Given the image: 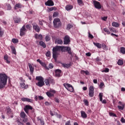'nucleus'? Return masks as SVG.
<instances>
[{
    "mask_svg": "<svg viewBox=\"0 0 125 125\" xmlns=\"http://www.w3.org/2000/svg\"><path fill=\"white\" fill-rule=\"evenodd\" d=\"M99 96V98H100V101L101 102H102V103H103L104 104H106V100H103V93H100Z\"/></svg>",
    "mask_w": 125,
    "mask_h": 125,
    "instance_id": "13",
    "label": "nucleus"
},
{
    "mask_svg": "<svg viewBox=\"0 0 125 125\" xmlns=\"http://www.w3.org/2000/svg\"><path fill=\"white\" fill-rule=\"evenodd\" d=\"M78 3L79 5H82L83 3V0H77Z\"/></svg>",
    "mask_w": 125,
    "mask_h": 125,
    "instance_id": "42",
    "label": "nucleus"
},
{
    "mask_svg": "<svg viewBox=\"0 0 125 125\" xmlns=\"http://www.w3.org/2000/svg\"><path fill=\"white\" fill-rule=\"evenodd\" d=\"M93 44H94V45L97 46V47H98V48H101V46H102L101 44L99 43H96V42H93Z\"/></svg>",
    "mask_w": 125,
    "mask_h": 125,
    "instance_id": "28",
    "label": "nucleus"
},
{
    "mask_svg": "<svg viewBox=\"0 0 125 125\" xmlns=\"http://www.w3.org/2000/svg\"><path fill=\"white\" fill-rule=\"evenodd\" d=\"M121 123H122L123 124H125V118H124V117H122V118H121Z\"/></svg>",
    "mask_w": 125,
    "mask_h": 125,
    "instance_id": "49",
    "label": "nucleus"
},
{
    "mask_svg": "<svg viewBox=\"0 0 125 125\" xmlns=\"http://www.w3.org/2000/svg\"><path fill=\"white\" fill-rule=\"evenodd\" d=\"M33 29L36 31V32H40V27L38 26V25H33Z\"/></svg>",
    "mask_w": 125,
    "mask_h": 125,
    "instance_id": "19",
    "label": "nucleus"
},
{
    "mask_svg": "<svg viewBox=\"0 0 125 125\" xmlns=\"http://www.w3.org/2000/svg\"><path fill=\"white\" fill-rule=\"evenodd\" d=\"M83 90H87V87L86 86H84L83 87Z\"/></svg>",
    "mask_w": 125,
    "mask_h": 125,
    "instance_id": "62",
    "label": "nucleus"
},
{
    "mask_svg": "<svg viewBox=\"0 0 125 125\" xmlns=\"http://www.w3.org/2000/svg\"><path fill=\"white\" fill-rule=\"evenodd\" d=\"M28 67L29 68V70L30 71V72L33 74L34 73V70L35 69L34 68V67H33V65L30 63H28Z\"/></svg>",
    "mask_w": 125,
    "mask_h": 125,
    "instance_id": "18",
    "label": "nucleus"
},
{
    "mask_svg": "<svg viewBox=\"0 0 125 125\" xmlns=\"http://www.w3.org/2000/svg\"><path fill=\"white\" fill-rule=\"evenodd\" d=\"M35 39H37V40H38V39L39 40H42V35H38V34H35Z\"/></svg>",
    "mask_w": 125,
    "mask_h": 125,
    "instance_id": "21",
    "label": "nucleus"
},
{
    "mask_svg": "<svg viewBox=\"0 0 125 125\" xmlns=\"http://www.w3.org/2000/svg\"><path fill=\"white\" fill-rule=\"evenodd\" d=\"M3 35V31H1V28L0 27V37Z\"/></svg>",
    "mask_w": 125,
    "mask_h": 125,
    "instance_id": "46",
    "label": "nucleus"
},
{
    "mask_svg": "<svg viewBox=\"0 0 125 125\" xmlns=\"http://www.w3.org/2000/svg\"><path fill=\"white\" fill-rule=\"evenodd\" d=\"M94 83H97V80L96 79H94L93 81Z\"/></svg>",
    "mask_w": 125,
    "mask_h": 125,
    "instance_id": "63",
    "label": "nucleus"
},
{
    "mask_svg": "<svg viewBox=\"0 0 125 125\" xmlns=\"http://www.w3.org/2000/svg\"><path fill=\"white\" fill-rule=\"evenodd\" d=\"M12 42L13 43H18L19 41L17 39H12Z\"/></svg>",
    "mask_w": 125,
    "mask_h": 125,
    "instance_id": "32",
    "label": "nucleus"
},
{
    "mask_svg": "<svg viewBox=\"0 0 125 125\" xmlns=\"http://www.w3.org/2000/svg\"><path fill=\"white\" fill-rule=\"evenodd\" d=\"M20 19H18L16 20V19H14L15 23H19L20 22Z\"/></svg>",
    "mask_w": 125,
    "mask_h": 125,
    "instance_id": "45",
    "label": "nucleus"
},
{
    "mask_svg": "<svg viewBox=\"0 0 125 125\" xmlns=\"http://www.w3.org/2000/svg\"><path fill=\"white\" fill-rule=\"evenodd\" d=\"M93 3L96 8H97L98 9H100V8H101V5L99 2L94 0Z\"/></svg>",
    "mask_w": 125,
    "mask_h": 125,
    "instance_id": "10",
    "label": "nucleus"
},
{
    "mask_svg": "<svg viewBox=\"0 0 125 125\" xmlns=\"http://www.w3.org/2000/svg\"><path fill=\"white\" fill-rule=\"evenodd\" d=\"M46 56L47 57H49V58H50L51 54L50 51H48L46 53Z\"/></svg>",
    "mask_w": 125,
    "mask_h": 125,
    "instance_id": "41",
    "label": "nucleus"
},
{
    "mask_svg": "<svg viewBox=\"0 0 125 125\" xmlns=\"http://www.w3.org/2000/svg\"><path fill=\"white\" fill-rule=\"evenodd\" d=\"M37 62H39L40 63V64H41V63L42 62V61H41V60H40V59H38L37 60Z\"/></svg>",
    "mask_w": 125,
    "mask_h": 125,
    "instance_id": "64",
    "label": "nucleus"
},
{
    "mask_svg": "<svg viewBox=\"0 0 125 125\" xmlns=\"http://www.w3.org/2000/svg\"><path fill=\"white\" fill-rule=\"evenodd\" d=\"M49 91L50 92V93L52 94H55V93H56V91L55 90H53L52 89H50Z\"/></svg>",
    "mask_w": 125,
    "mask_h": 125,
    "instance_id": "40",
    "label": "nucleus"
},
{
    "mask_svg": "<svg viewBox=\"0 0 125 125\" xmlns=\"http://www.w3.org/2000/svg\"><path fill=\"white\" fill-rule=\"evenodd\" d=\"M104 86V83H101L99 85L100 88H102Z\"/></svg>",
    "mask_w": 125,
    "mask_h": 125,
    "instance_id": "52",
    "label": "nucleus"
},
{
    "mask_svg": "<svg viewBox=\"0 0 125 125\" xmlns=\"http://www.w3.org/2000/svg\"><path fill=\"white\" fill-rule=\"evenodd\" d=\"M20 88H21L22 89H27V88H28V87H29V85H25V83H21L20 84Z\"/></svg>",
    "mask_w": 125,
    "mask_h": 125,
    "instance_id": "14",
    "label": "nucleus"
},
{
    "mask_svg": "<svg viewBox=\"0 0 125 125\" xmlns=\"http://www.w3.org/2000/svg\"><path fill=\"white\" fill-rule=\"evenodd\" d=\"M21 4L18 3L16 4L15 8L16 9L17 8H21Z\"/></svg>",
    "mask_w": 125,
    "mask_h": 125,
    "instance_id": "38",
    "label": "nucleus"
},
{
    "mask_svg": "<svg viewBox=\"0 0 125 125\" xmlns=\"http://www.w3.org/2000/svg\"><path fill=\"white\" fill-rule=\"evenodd\" d=\"M63 66L64 68H69V67H70V64H63Z\"/></svg>",
    "mask_w": 125,
    "mask_h": 125,
    "instance_id": "51",
    "label": "nucleus"
},
{
    "mask_svg": "<svg viewBox=\"0 0 125 125\" xmlns=\"http://www.w3.org/2000/svg\"><path fill=\"white\" fill-rule=\"evenodd\" d=\"M109 71H110V69L108 68H105L104 70H103L102 72L103 73H109Z\"/></svg>",
    "mask_w": 125,
    "mask_h": 125,
    "instance_id": "39",
    "label": "nucleus"
},
{
    "mask_svg": "<svg viewBox=\"0 0 125 125\" xmlns=\"http://www.w3.org/2000/svg\"><path fill=\"white\" fill-rule=\"evenodd\" d=\"M38 97L39 100H42V99H43V97L42 96H39Z\"/></svg>",
    "mask_w": 125,
    "mask_h": 125,
    "instance_id": "61",
    "label": "nucleus"
},
{
    "mask_svg": "<svg viewBox=\"0 0 125 125\" xmlns=\"http://www.w3.org/2000/svg\"><path fill=\"white\" fill-rule=\"evenodd\" d=\"M107 17H104L102 18V20H103V21H106V20H107Z\"/></svg>",
    "mask_w": 125,
    "mask_h": 125,
    "instance_id": "56",
    "label": "nucleus"
},
{
    "mask_svg": "<svg viewBox=\"0 0 125 125\" xmlns=\"http://www.w3.org/2000/svg\"><path fill=\"white\" fill-rule=\"evenodd\" d=\"M4 59L6 61V63H7L8 64H9V63H10V62L8 61V56L7 55H5L4 56Z\"/></svg>",
    "mask_w": 125,
    "mask_h": 125,
    "instance_id": "24",
    "label": "nucleus"
},
{
    "mask_svg": "<svg viewBox=\"0 0 125 125\" xmlns=\"http://www.w3.org/2000/svg\"><path fill=\"white\" fill-rule=\"evenodd\" d=\"M49 69H52V68H53V64H52V63H50L49 65Z\"/></svg>",
    "mask_w": 125,
    "mask_h": 125,
    "instance_id": "55",
    "label": "nucleus"
},
{
    "mask_svg": "<svg viewBox=\"0 0 125 125\" xmlns=\"http://www.w3.org/2000/svg\"><path fill=\"white\" fill-rule=\"evenodd\" d=\"M109 115L110 117H115L117 118V115L113 112H109Z\"/></svg>",
    "mask_w": 125,
    "mask_h": 125,
    "instance_id": "35",
    "label": "nucleus"
},
{
    "mask_svg": "<svg viewBox=\"0 0 125 125\" xmlns=\"http://www.w3.org/2000/svg\"><path fill=\"white\" fill-rule=\"evenodd\" d=\"M88 37L90 39H93V35L91 34L90 32H88Z\"/></svg>",
    "mask_w": 125,
    "mask_h": 125,
    "instance_id": "48",
    "label": "nucleus"
},
{
    "mask_svg": "<svg viewBox=\"0 0 125 125\" xmlns=\"http://www.w3.org/2000/svg\"><path fill=\"white\" fill-rule=\"evenodd\" d=\"M41 65H42V67H44V68H45L46 70H49V68H48V67H47V66H46V64H45V63L42 62L41 63Z\"/></svg>",
    "mask_w": 125,
    "mask_h": 125,
    "instance_id": "27",
    "label": "nucleus"
},
{
    "mask_svg": "<svg viewBox=\"0 0 125 125\" xmlns=\"http://www.w3.org/2000/svg\"><path fill=\"white\" fill-rule=\"evenodd\" d=\"M55 9H56V8H55L54 7H52L49 8L50 11H53V10H55Z\"/></svg>",
    "mask_w": 125,
    "mask_h": 125,
    "instance_id": "54",
    "label": "nucleus"
},
{
    "mask_svg": "<svg viewBox=\"0 0 125 125\" xmlns=\"http://www.w3.org/2000/svg\"><path fill=\"white\" fill-rule=\"evenodd\" d=\"M36 80L37 81V82H36V84L37 86L39 87H42L44 85V78L42 76H37L36 77Z\"/></svg>",
    "mask_w": 125,
    "mask_h": 125,
    "instance_id": "3",
    "label": "nucleus"
},
{
    "mask_svg": "<svg viewBox=\"0 0 125 125\" xmlns=\"http://www.w3.org/2000/svg\"><path fill=\"white\" fill-rule=\"evenodd\" d=\"M81 117L83 118V119H86V118H87V115L86 114V113H85V112H84V111H81Z\"/></svg>",
    "mask_w": 125,
    "mask_h": 125,
    "instance_id": "16",
    "label": "nucleus"
},
{
    "mask_svg": "<svg viewBox=\"0 0 125 125\" xmlns=\"http://www.w3.org/2000/svg\"><path fill=\"white\" fill-rule=\"evenodd\" d=\"M117 63L119 65H120V66H122V65H123V64H124V61L122 60H119Z\"/></svg>",
    "mask_w": 125,
    "mask_h": 125,
    "instance_id": "33",
    "label": "nucleus"
},
{
    "mask_svg": "<svg viewBox=\"0 0 125 125\" xmlns=\"http://www.w3.org/2000/svg\"><path fill=\"white\" fill-rule=\"evenodd\" d=\"M11 48L12 49V53L16 55V49H15V48L13 46H11Z\"/></svg>",
    "mask_w": 125,
    "mask_h": 125,
    "instance_id": "22",
    "label": "nucleus"
},
{
    "mask_svg": "<svg viewBox=\"0 0 125 125\" xmlns=\"http://www.w3.org/2000/svg\"><path fill=\"white\" fill-rule=\"evenodd\" d=\"M104 32H105L107 35H110V34H111V32L109 31V29L107 28H104Z\"/></svg>",
    "mask_w": 125,
    "mask_h": 125,
    "instance_id": "36",
    "label": "nucleus"
},
{
    "mask_svg": "<svg viewBox=\"0 0 125 125\" xmlns=\"http://www.w3.org/2000/svg\"><path fill=\"white\" fill-rule=\"evenodd\" d=\"M70 42V37L68 36H65L64 40V44H69Z\"/></svg>",
    "mask_w": 125,
    "mask_h": 125,
    "instance_id": "12",
    "label": "nucleus"
},
{
    "mask_svg": "<svg viewBox=\"0 0 125 125\" xmlns=\"http://www.w3.org/2000/svg\"><path fill=\"white\" fill-rule=\"evenodd\" d=\"M81 74H85V75H89V72L88 71L82 70L81 71Z\"/></svg>",
    "mask_w": 125,
    "mask_h": 125,
    "instance_id": "34",
    "label": "nucleus"
},
{
    "mask_svg": "<svg viewBox=\"0 0 125 125\" xmlns=\"http://www.w3.org/2000/svg\"><path fill=\"white\" fill-rule=\"evenodd\" d=\"M120 52H121V53H122V54H125V48L124 47H122L120 48Z\"/></svg>",
    "mask_w": 125,
    "mask_h": 125,
    "instance_id": "30",
    "label": "nucleus"
},
{
    "mask_svg": "<svg viewBox=\"0 0 125 125\" xmlns=\"http://www.w3.org/2000/svg\"><path fill=\"white\" fill-rule=\"evenodd\" d=\"M26 28H25V25H23L20 30V36H24L26 33Z\"/></svg>",
    "mask_w": 125,
    "mask_h": 125,
    "instance_id": "9",
    "label": "nucleus"
},
{
    "mask_svg": "<svg viewBox=\"0 0 125 125\" xmlns=\"http://www.w3.org/2000/svg\"><path fill=\"white\" fill-rule=\"evenodd\" d=\"M88 94L90 97H93L94 96V87L93 85H91L89 87Z\"/></svg>",
    "mask_w": 125,
    "mask_h": 125,
    "instance_id": "6",
    "label": "nucleus"
},
{
    "mask_svg": "<svg viewBox=\"0 0 125 125\" xmlns=\"http://www.w3.org/2000/svg\"><path fill=\"white\" fill-rule=\"evenodd\" d=\"M58 16V12H54L53 15V17H57Z\"/></svg>",
    "mask_w": 125,
    "mask_h": 125,
    "instance_id": "47",
    "label": "nucleus"
},
{
    "mask_svg": "<svg viewBox=\"0 0 125 125\" xmlns=\"http://www.w3.org/2000/svg\"><path fill=\"white\" fill-rule=\"evenodd\" d=\"M45 40L46 42L50 41V37L48 35L45 37Z\"/></svg>",
    "mask_w": 125,
    "mask_h": 125,
    "instance_id": "43",
    "label": "nucleus"
},
{
    "mask_svg": "<svg viewBox=\"0 0 125 125\" xmlns=\"http://www.w3.org/2000/svg\"><path fill=\"white\" fill-rule=\"evenodd\" d=\"M56 43H58L59 44H62L63 43V41L61 39H57L55 41Z\"/></svg>",
    "mask_w": 125,
    "mask_h": 125,
    "instance_id": "23",
    "label": "nucleus"
},
{
    "mask_svg": "<svg viewBox=\"0 0 125 125\" xmlns=\"http://www.w3.org/2000/svg\"><path fill=\"white\" fill-rule=\"evenodd\" d=\"M73 6L72 5H67L65 7V9L66 10L69 11L71 10V9H73Z\"/></svg>",
    "mask_w": 125,
    "mask_h": 125,
    "instance_id": "20",
    "label": "nucleus"
},
{
    "mask_svg": "<svg viewBox=\"0 0 125 125\" xmlns=\"http://www.w3.org/2000/svg\"><path fill=\"white\" fill-rule=\"evenodd\" d=\"M7 79L5 74L0 73V88H3L6 85Z\"/></svg>",
    "mask_w": 125,
    "mask_h": 125,
    "instance_id": "2",
    "label": "nucleus"
},
{
    "mask_svg": "<svg viewBox=\"0 0 125 125\" xmlns=\"http://www.w3.org/2000/svg\"><path fill=\"white\" fill-rule=\"evenodd\" d=\"M65 125H71V122L70 121H67L66 123H65Z\"/></svg>",
    "mask_w": 125,
    "mask_h": 125,
    "instance_id": "60",
    "label": "nucleus"
},
{
    "mask_svg": "<svg viewBox=\"0 0 125 125\" xmlns=\"http://www.w3.org/2000/svg\"><path fill=\"white\" fill-rule=\"evenodd\" d=\"M21 100L23 102H30L31 103H32V102H33V100H31V99H29L27 98H21Z\"/></svg>",
    "mask_w": 125,
    "mask_h": 125,
    "instance_id": "15",
    "label": "nucleus"
},
{
    "mask_svg": "<svg viewBox=\"0 0 125 125\" xmlns=\"http://www.w3.org/2000/svg\"><path fill=\"white\" fill-rule=\"evenodd\" d=\"M64 86L66 88L68 91H70V92H74V87H73V86L72 85L65 83L63 84Z\"/></svg>",
    "mask_w": 125,
    "mask_h": 125,
    "instance_id": "5",
    "label": "nucleus"
},
{
    "mask_svg": "<svg viewBox=\"0 0 125 125\" xmlns=\"http://www.w3.org/2000/svg\"><path fill=\"white\" fill-rule=\"evenodd\" d=\"M86 56H91V53H90V52H88V53H86Z\"/></svg>",
    "mask_w": 125,
    "mask_h": 125,
    "instance_id": "58",
    "label": "nucleus"
},
{
    "mask_svg": "<svg viewBox=\"0 0 125 125\" xmlns=\"http://www.w3.org/2000/svg\"><path fill=\"white\" fill-rule=\"evenodd\" d=\"M46 94L48 97H52V96H53V94H52L50 91L46 92Z\"/></svg>",
    "mask_w": 125,
    "mask_h": 125,
    "instance_id": "31",
    "label": "nucleus"
},
{
    "mask_svg": "<svg viewBox=\"0 0 125 125\" xmlns=\"http://www.w3.org/2000/svg\"><path fill=\"white\" fill-rule=\"evenodd\" d=\"M43 22H44V21H39V24H40V25H41V26H42V23Z\"/></svg>",
    "mask_w": 125,
    "mask_h": 125,
    "instance_id": "59",
    "label": "nucleus"
},
{
    "mask_svg": "<svg viewBox=\"0 0 125 125\" xmlns=\"http://www.w3.org/2000/svg\"><path fill=\"white\" fill-rule=\"evenodd\" d=\"M20 116L22 119H25V118L27 117L26 116V114H25V112H24V111H22L21 113Z\"/></svg>",
    "mask_w": 125,
    "mask_h": 125,
    "instance_id": "25",
    "label": "nucleus"
},
{
    "mask_svg": "<svg viewBox=\"0 0 125 125\" xmlns=\"http://www.w3.org/2000/svg\"><path fill=\"white\" fill-rule=\"evenodd\" d=\"M118 108L119 109V110H123L125 108V104H123L122 105V106L118 105Z\"/></svg>",
    "mask_w": 125,
    "mask_h": 125,
    "instance_id": "37",
    "label": "nucleus"
},
{
    "mask_svg": "<svg viewBox=\"0 0 125 125\" xmlns=\"http://www.w3.org/2000/svg\"><path fill=\"white\" fill-rule=\"evenodd\" d=\"M55 102H57V103H59L60 102L59 99L56 98H55Z\"/></svg>",
    "mask_w": 125,
    "mask_h": 125,
    "instance_id": "57",
    "label": "nucleus"
},
{
    "mask_svg": "<svg viewBox=\"0 0 125 125\" xmlns=\"http://www.w3.org/2000/svg\"><path fill=\"white\" fill-rule=\"evenodd\" d=\"M33 107L30 105H26L25 106V108H24V111L26 113V114H28L29 113V111L28 110H32Z\"/></svg>",
    "mask_w": 125,
    "mask_h": 125,
    "instance_id": "11",
    "label": "nucleus"
},
{
    "mask_svg": "<svg viewBox=\"0 0 125 125\" xmlns=\"http://www.w3.org/2000/svg\"><path fill=\"white\" fill-rule=\"evenodd\" d=\"M72 27H73V25L69 24L67 25V29L70 30V29H71V28H72Z\"/></svg>",
    "mask_w": 125,
    "mask_h": 125,
    "instance_id": "44",
    "label": "nucleus"
},
{
    "mask_svg": "<svg viewBox=\"0 0 125 125\" xmlns=\"http://www.w3.org/2000/svg\"><path fill=\"white\" fill-rule=\"evenodd\" d=\"M112 26L113 27H115L117 28L120 26V24H119L118 22H112Z\"/></svg>",
    "mask_w": 125,
    "mask_h": 125,
    "instance_id": "26",
    "label": "nucleus"
},
{
    "mask_svg": "<svg viewBox=\"0 0 125 125\" xmlns=\"http://www.w3.org/2000/svg\"><path fill=\"white\" fill-rule=\"evenodd\" d=\"M53 82V79L51 78H46L44 80V83L46 85H50V83H52Z\"/></svg>",
    "mask_w": 125,
    "mask_h": 125,
    "instance_id": "7",
    "label": "nucleus"
},
{
    "mask_svg": "<svg viewBox=\"0 0 125 125\" xmlns=\"http://www.w3.org/2000/svg\"><path fill=\"white\" fill-rule=\"evenodd\" d=\"M83 102H84L85 105H86V106L88 105V101H87V100H85L83 101Z\"/></svg>",
    "mask_w": 125,
    "mask_h": 125,
    "instance_id": "50",
    "label": "nucleus"
},
{
    "mask_svg": "<svg viewBox=\"0 0 125 125\" xmlns=\"http://www.w3.org/2000/svg\"><path fill=\"white\" fill-rule=\"evenodd\" d=\"M26 28L28 29L29 30H30L31 28H32V26L29 24L26 25Z\"/></svg>",
    "mask_w": 125,
    "mask_h": 125,
    "instance_id": "53",
    "label": "nucleus"
},
{
    "mask_svg": "<svg viewBox=\"0 0 125 125\" xmlns=\"http://www.w3.org/2000/svg\"><path fill=\"white\" fill-rule=\"evenodd\" d=\"M55 74H56V77H60V76H61L62 73L61 72V70H60L59 69H57L55 71Z\"/></svg>",
    "mask_w": 125,
    "mask_h": 125,
    "instance_id": "17",
    "label": "nucleus"
},
{
    "mask_svg": "<svg viewBox=\"0 0 125 125\" xmlns=\"http://www.w3.org/2000/svg\"><path fill=\"white\" fill-rule=\"evenodd\" d=\"M59 51H62V52L67 51L69 54H72V52H71V47L57 46L53 48V57L55 60H56Z\"/></svg>",
    "mask_w": 125,
    "mask_h": 125,
    "instance_id": "1",
    "label": "nucleus"
},
{
    "mask_svg": "<svg viewBox=\"0 0 125 125\" xmlns=\"http://www.w3.org/2000/svg\"><path fill=\"white\" fill-rule=\"evenodd\" d=\"M40 44L41 45V46H42L44 48H45L46 47V45H45V43L43 42L42 41H41L40 42Z\"/></svg>",
    "mask_w": 125,
    "mask_h": 125,
    "instance_id": "29",
    "label": "nucleus"
},
{
    "mask_svg": "<svg viewBox=\"0 0 125 125\" xmlns=\"http://www.w3.org/2000/svg\"><path fill=\"white\" fill-rule=\"evenodd\" d=\"M45 5L47 6H53L54 5V2L52 0H48L45 2Z\"/></svg>",
    "mask_w": 125,
    "mask_h": 125,
    "instance_id": "8",
    "label": "nucleus"
},
{
    "mask_svg": "<svg viewBox=\"0 0 125 125\" xmlns=\"http://www.w3.org/2000/svg\"><path fill=\"white\" fill-rule=\"evenodd\" d=\"M53 24L55 28H59V27H61L62 23L59 19L56 18L53 21Z\"/></svg>",
    "mask_w": 125,
    "mask_h": 125,
    "instance_id": "4",
    "label": "nucleus"
}]
</instances>
